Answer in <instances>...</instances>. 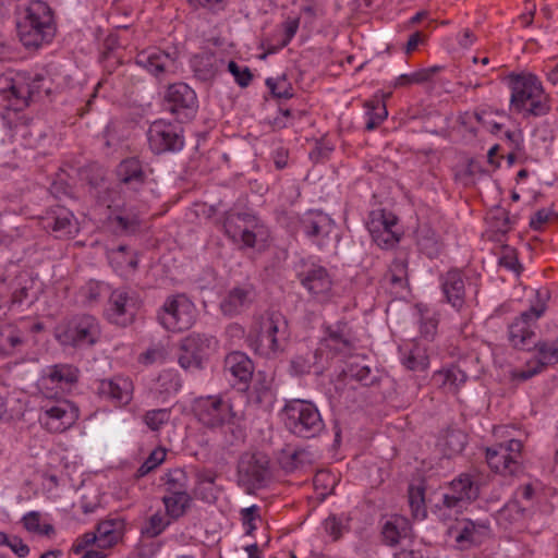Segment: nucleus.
Returning <instances> with one entry per match:
<instances>
[{"mask_svg": "<svg viewBox=\"0 0 558 558\" xmlns=\"http://www.w3.org/2000/svg\"><path fill=\"white\" fill-rule=\"evenodd\" d=\"M225 234L241 250L265 252L270 245V230L251 213L229 211L223 220Z\"/></svg>", "mask_w": 558, "mask_h": 558, "instance_id": "f257e3e1", "label": "nucleus"}, {"mask_svg": "<svg viewBox=\"0 0 558 558\" xmlns=\"http://www.w3.org/2000/svg\"><path fill=\"white\" fill-rule=\"evenodd\" d=\"M324 529L333 541H338L343 536V534L349 532L350 517L347 514H330L324 521Z\"/></svg>", "mask_w": 558, "mask_h": 558, "instance_id": "37998d69", "label": "nucleus"}, {"mask_svg": "<svg viewBox=\"0 0 558 558\" xmlns=\"http://www.w3.org/2000/svg\"><path fill=\"white\" fill-rule=\"evenodd\" d=\"M9 547L20 558H25L29 554V547L15 535L12 536Z\"/></svg>", "mask_w": 558, "mask_h": 558, "instance_id": "774afa93", "label": "nucleus"}, {"mask_svg": "<svg viewBox=\"0 0 558 558\" xmlns=\"http://www.w3.org/2000/svg\"><path fill=\"white\" fill-rule=\"evenodd\" d=\"M300 226L304 234L313 243L320 245L332 228V220L320 210H308L300 218Z\"/></svg>", "mask_w": 558, "mask_h": 558, "instance_id": "a878e982", "label": "nucleus"}, {"mask_svg": "<svg viewBox=\"0 0 558 558\" xmlns=\"http://www.w3.org/2000/svg\"><path fill=\"white\" fill-rule=\"evenodd\" d=\"M480 489L473 476L468 473L460 474L450 485L448 493L442 495V505L449 509L462 508L478 497Z\"/></svg>", "mask_w": 558, "mask_h": 558, "instance_id": "6ab92c4d", "label": "nucleus"}, {"mask_svg": "<svg viewBox=\"0 0 558 558\" xmlns=\"http://www.w3.org/2000/svg\"><path fill=\"white\" fill-rule=\"evenodd\" d=\"M296 277L316 302L328 303L335 296L332 277L324 266L303 260Z\"/></svg>", "mask_w": 558, "mask_h": 558, "instance_id": "0eeeda50", "label": "nucleus"}, {"mask_svg": "<svg viewBox=\"0 0 558 558\" xmlns=\"http://www.w3.org/2000/svg\"><path fill=\"white\" fill-rule=\"evenodd\" d=\"M466 380L468 374L454 364L434 372L430 379L434 387L450 395H457Z\"/></svg>", "mask_w": 558, "mask_h": 558, "instance_id": "c85d7f7f", "label": "nucleus"}, {"mask_svg": "<svg viewBox=\"0 0 558 558\" xmlns=\"http://www.w3.org/2000/svg\"><path fill=\"white\" fill-rule=\"evenodd\" d=\"M420 313V333L427 340H433L438 326V319L435 314L427 308H422L417 306Z\"/></svg>", "mask_w": 558, "mask_h": 558, "instance_id": "49530a36", "label": "nucleus"}, {"mask_svg": "<svg viewBox=\"0 0 558 558\" xmlns=\"http://www.w3.org/2000/svg\"><path fill=\"white\" fill-rule=\"evenodd\" d=\"M166 507V514L173 520L181 518L187 510L191 504L189 494H170L162 498Z\"/></svg>", "mask_w": 558, "mask_h": 558, "instance_id": "79ce46f5", "label": "nucleus"}, {"mask_svg": "<svg viewBox=\"0 0 558 558\" xmlns=\"http://www.w3.org/2000/svg\"><path fill=\"white\" fill-rule=\"evenodd\" d=\"M100 326L92 315L76 316L56 329V337L62 345L87 348L100 339Z\"/></svg>", "mask_w": 558, "mask_h": 558, "instance_id": "423d86ee", "label": "nucleus"}, {"mask_svg": "<svg viewBox=\"0 0 558 558\" xmlns=\"http://www.w3.org/2000/svg\"><path fill=\"white\" fill-rule=\"evenodd\" d=\"M255 300L252 284L233 287L220 302V310L225 316L233 317L245 312Z\"/></svg>", "mask_w": 558, "mask_h": 558, "instance_id": "b1692460", "label": "nucleus"}, {"mask_svg": "<svg viewBox=\"0 0 558 558\" xmlns=\"http://www.w3.org/2000/svg\"><path fill=\"white\" fill-rule=\"evenodd\" d=\"M43 77L35 75L34 77H26L24 75H17L10 87L11 95L16 100V106H27L28 101L39 93L40 83Z\"/></svg>", "mask_w": 558, "mask_h": 558, "instance_id": "f704fd0d", "label": "nucleus"}, {"mask_svg": "<svg viewBox=\"0 0 558 558\" xmlns=\"http://www.w3.org/2000/svg\"><path fill=\"white\" fill-rule=\"evenodd\" d=\"M133 390L132 380L123 376L100 379L95 383L96 395L118 408L125 407L132 401Z\"/></svg>", "mask_w": 558, "mask_h": 558, "instance_id": "f3484780", "label": "nucleus"}, {"mask_svg": "<svg viewBox=\"0 0 558 558\" xmlns=\"http://www.w3.org/2000/svg\"><path fill=\"white\" fill-rule=\"evenodd\" d=\"M80 377V369L72 364H54L47 366L40 378V386L44 388H59L70 390Z\"/></svg>", "mask_w": 558, "mask_h": 558, "instance_id": "412c9836", "label": "nucleus"}, {"mask_svg": "<svg viewBox=\"0 0 558 558\" xmlns=\"http://www.w3.org/2000/svg\"><path fill=\"white\" fill-rule=\"evenodd\" d=\"M266 85L270 89L271 94L277 98L288 99L293 96L292 86L284 76L267 78Z\"/></svg>", "mask_w": 558, "mask_h": 558, "instance_id": "4d7b16f0", "label": "nucleus"}, {"mask_svg": "<svg viewBox=\"0 0 558 558\" xmlns=\"http://www.w3.org/2000/svg\"><path fill=\"white\" fill-rule=\"evenodd\" d=\"M365 129L375 130L386 118L387 109L381 101H371L367 104Z\"/></svg>", "mask_w": 558, "mask_h": 558, "instance_id": "09e8293b", "label": "nucleus"}, {"mask_svg": "<svg viewBox=\"0 0 558 558\" xmlns=\"http://www.w3.org/2000/svg\"><path fill=\"white\" fill-rule=\"evenodd\" d=\"M27 342V335L14 324L0 326V356H10L22 351Z\"/></svg>", "mask_w": 558, "mask_h": 558, "instance_id": "72a5a7b5", "label": "nucleus"}, {"mask_svg": "<svg viewBox=\"0 0 558 558\" xmlns=\"http://www.w3.org/2000/svg\"><path fill=\"white\" fill-rule=\"evenodd\" d=\"M167 452L163 448H157L150 452L146 460L136 470L135 477L141 478L157 469L166 459Z\"/></svg>", "mask_w": 558, "mask_h": 558, "instance_id": "3c124183", "label": "nucleus"}, {"mask_svg": "<svg viewBox=\"0 0 558 558\" xmlns=\"http://www.w3.org/2000/svg\"><path fill=\"white\" fill-rule=\"evenodd\" d=\"M186 474L181 469H175L165 475V485L167 495L170 494H187L186 492Z\"/></svg>", "mask_w": 558, "mask_h": 558, "instance_id": "a18cd8bd", "label": "nucleus"}, {"mask_svg": "<svg viewBox=\"0 0 558 558\" xmlns=\"http://www.w3.org/2000/svg\"><path fill=\"white\" fill-rule=\"evenodd\" d=\"M135 63L156 76L174 72L177 69L175 57L158 48L140 51L135 57Z\"/></svg>", "mask_w": 558, "mask_h": 558, "instance_id": "5701e85b", "label": "nucleus"}, {"mask_svg": "<svg viewBox=\"0 0 558 558\" xmlns=\"http://www.w3.org/2000/svg\"><path fill=\"white\" fill-rule=\"evenodd\" d=\"M110 262L116 265L117 269L121 272H123L125 268L134 271L137 268L138 263L134 255L126 254L125 246L122 245L110 254Z\"/></svg>", "mask_w": 558, "mask_h": 558, "instance_id": "864d4df0", "label": "nucleus"}, {"mask_svg": "<svg viewBox=\"0 0 558 558\" xmlns=\"http://www.w3.org/2000/svg\"><path fill=\"white\" fill-rule=\"evenodd\" d=\"M269 459L262 452H245L238 463V482L246 492L265 486L269 478Z\"/></svg>", "mask_w": 558, "mask_h": 558, "instance_id": "9d476101", "label": "nucleus"}, {"mask_svg": "<svg viewBox=\"0 0 558 558\" xmlns=\"http://www.w3.org/2000/svg\"><path fill=\"white\" fill-rule=\"evenodd\" d=\"M93 545L97 546V537L95 536L94 532H87L75 539L71 550L74 554L80 555L86 550H89V547Z\"/></svg>", "mask_w": 558, "mask_h": 558, "instance_id": "e2e57ef3", "label": "nucleus"}, {"mask_svg": "<svg viewBox=\"0 0 558 558\" xmlns=\"http://www.w3.org/2000/svg\"><path fill=\"white\" fill-rule=\"evenodd\" d=\"M499 265L514 272H519L521 265L518 260L517 252L514 248L505 245L501 248Z\"/></svg>", "mask_w": 558, "mask_h": 558, "instance_id": "052dcab7", "label": "nucleus"}, {"mask_svg": "<svg viewBox=\"0 0 558 558\" xmlns=\"http://www.w3.org/2000/svg\"><path fill=\"white\" fill-rule=\"evenodd\" d=\"M409 505L415 519H424L426 517L424 488L418 486H411L409 488Z\"/></svg>", "mask_w": 558, "mask_h": 558, "instance_id": "603ef678", "label": "nucleus"}, {"mask_svg": "<svg viewBox=\"0 0 558 558\" xmlns=\"http://www.w3.org/2000/svg\"><path fill=\"white\" fill-rule=\"evenodd\" d=\"M124 529L125 523L121 518H112L99 522L96 532H94L97 537V547L110 549L117 545L123 537Z\"/></svg>", "mask_w": 558, "mask_h": 558, "instance_id": "2f4dec72", "label": "nucleus"}, {"mask_svg": "<svg viewBox=\"0 0 558 558\" xmlns=\"http://www.w3.org/2000/svg\"><path fill=\"white\" fill-rule=\"evenodd\" d=\"M280 417L291 434L305 439L318 436L325 428L320 412L308 400H287L280 411Z\"/></svg>", "mask_w": 558, "mask_h": 558, "instance_id": "20e7f679", "label": "nucleus"}, {"mask_svg": "<svg viewBox=\"0 0 558 558\" xmlns=\"http://www.w3.org/2000/svg\"><path fill=\"white\" fill-rule=\"evenodd\" d=\"M417 245L421 252L429 258L438 256L444 246L439 234L426 226L421 227L417 231Z\"/></svg>", "mask_w": 558, "mask_h": 558, "instance_id": "4c0bfd02", "label": "nucleus"}, {"mask_svg": "<svg viewBox=\"0 0 558 558\" xmlns=\"http://www.w3.org/2000/svg\"><path fill=\"white\" fill-rule=\"evenodd\" d=\"M533 347L537 350L538 360L533 367L527 365L526 369L515 372L514 378L530 379L541 373L545 366L558 363V339L534 342Z\"/></svg>", "mask_w": 558, "mask_h": 558, "instance_id": "393cba45", "label": "nucleus"}, {"mask_svg": "<svg viewBox=\"0 0 558 558\" xmlns=\"http://www.w3.org/2000/svg\"><path fill=\"white\" fill-rule=\"evenodd\" d=\"M508 81L511 89L510 102L514 110L526 111L534 117L549 112L548 96L537 76L531 73L510 74Z\"/></svg>", "mask_w": 558, "mask_h": 558, "instance_id": "7ed1b4c3", "label": "nucleus"}, {"mask_svg": "<svg viewBox=\"0 0 558 558\" xmlns=\"http://www.w3.org/2000/svg\"><path fill=\"white\" fill-rule=\"evenodd\" d=\"M493 226L501 233L508 232L515 223L517 217H510L509 213L502 208H497L492 213Z\"/></svg>", "mask_w": 558, "mask_h": 558, "instance_id": "13d9d810", "label": "nucleus"}, {"mask_svg": "<svg viewBox=\"0 0 558 558\" xmlns=\"http://www.w3.org/2000/svg\"><path fill=\"white\" fill-rule=\"evenodd\" d=\"M314 460V454L306 449H296L290 456L286 457L282 461L283 469L291 472L306 464H311Z\"/></svg>", "mask_w": 558, "mask_h": 558, "instance_id": "8fccbe9b", "label": "nucleus"}, {"mask_svg": "<svg viewBox=\"0 0 558 558\" xmlns=\"http://www.w3.org/2000/svg\"><path fill=\"white\" fill-rule=\"evenodd\" d=\"M259 510V507L256 505L241 509V521L243 526L245 527L246 535H252L256 530L255 521L257 519H260Z\"/></svg>", "mask_w": 558, "mask_h": 558, "instance_id": "bf43d9fd", "label": "nucleus"}, {"mask_svg": "<svg viewBox=\"0 0 558 558\" xmlns=\"http://www.w3.org/2000/svg\"><path fill=\"white\" fill-rule=\"evenodd\" d=\"M228 69L240 86H248L253 75L247 66H240L236 62L230 61L228 64Z\"/></svg>", "mask_w": 558, "mask_h": 558, "instance_id": "680f3d73", "label": "nucleus"}, {"mask_svg": "<svg viewBox=\"0 0 558 558\" xmlns=\"http://www.w3.org/2000/svg\"><path fill=\"white\" fill-rule=\"evenodd\" d=\"M468 442V436L460 429H448L440 440V446L447 457L459 454Z\"/></svg>", "mask_w": 558, "mask_h": 558, "instance_id": "a19ab883", "label": "nucleus"}, {"mask_svg": "<svg viewBox=\"0 0 558 558\" xmlns=\"http://www.w3.org/2000/svg\"><path fill=\"white\" fill-rule=\"evenodd\" d=\"M117 175L121 184L135 192L145 184L147 179L142 162L134 157L126 158L119 163Z\"/></svg>", "mask_w": 558, "mask_h": 558, "instance_id": "7c9ffc66", "label": "nucleus"}, {"mask_svg": "<svg viewBox=\"0 0 558 558\" xmlns=\"http://www.w3.org/2000/svg\"><path fill=\"white\" fill-rule=\"evenodd\" d=\"M147 137L155 154L179 151L184 145L182 128L165 120L154 121L148 129Z\"/></svg>", "mask_w": 558, "mask_h": 558, "instance_id": "f8f14e48", "label": "nucleus"}, {"mask_svg": "<svg viewBox=\"0 0 558 558\" xmlns=\"http://www.w3.org/2000/svg\"><path fill=\"white\" fill-rule=\"evenodd\" d=\"M456 543L460 549L478 546L490 538L492 527L488 520L462 519L456 526Z\"/></svg>", "mask_w": 558, "mask_h": 558, "instance_id": "a211bd4d", "label": "nucleus"}, {"mask_svg": "<svg viewBox=\"0 0 558 558\" xmlns=\"http://www.w3.org/2000/svg\"><path fill=\"white\" fill-rule=\"evenodd\" d=\"M441 289L448 303L461 310L464 304L465 286L461 270L451 269L441 277Z\"/></svg>", "mask_w": 558, "mask_h": 558, "instance_id": "473e14b6", "label": "nucleus"}, {"mask_svg": "<svg viewBox=\"0 0 558 558\" xmlns=\"http://www.w3.org/2000/svg\"><path fill=\"white\" fill-rule=\"evenodd\" d=\"M171 417L170 409H154L147 411L143 416V422L153 432L160 430Z\"/></svg>", "mask_w": 558, "mask_h": 558, "instance_id": "de8ad7c7", "label": "nucleus"}, {"mask_svg": "<svg viewBox=\"0 0 558 558\" xmlns=\"http://www.w3.org/2000/svg\"><path fill=\"white\" fill-rule=\"evenodd\" d=\"M545 305L532 306L509 325V341L517 349L530 350L534 344L536 320L544 314Z\"/></svg>", "mask_w": 558, "mask_h": 558, "instance_id": "2eb2a0df", "label": "nucleus"}, {"mask_svg": "<svg viewBox=\"0 0 558 558\" xmlns=\"http://www.w3.org/2000/svg\"><path fill=\"white\" fill-rule=\"evenodd\" d=\"M396 225L397 218L392 214L383 210L372 214L367 228L373 241L379 247L389 248L399 241V235L393 230Z\"/></svg>", "mask_w": 558, "mask_h": 558, "instance_id": "aec40b11", "label": "nucleus"}, {"mask_svg": "<svg viewBox=\"0 0 558 558\" xmlns=\"http://www.w3.org/2000/svg\"><path fill=\"white\" fill-rule=\"evenodd\" d=\"M41 226L57 239L71 238L77 231L72 213L64 207L47 211L41 218Z\"/></svg>", "mask_w": 558, "mask_h": 558, "instance_id": "4be33fe9", "label": "nucleus"}, {"mask_svg": "<svg viewBox=\"0 0 558 558\" xmlns=\"http://www.w3.org/2000/svg\"><path fill=\"white\" fill-rule=\"evenodd\" d=\"M56 23L50 7L40 0H33L17 24L20 40L26 48H38L48 44L56 35Z\"/></svg>", "mask_w": 558, "mask_h": 558, "instance_id": "f03ea898", "label": "nucleus"}, {"mask_svg": "<svg viewBox=\"0 0 558 558\" xmlns=\"http://www.w3.org/2000/svg\"><path fill=\"white\" fill-rule=\"evenodd\" d=\"M322 359V348H311L310 345L302 343L298 347L296 352L290 362L291 373L296 376L310 374L313 369L315 373H319V363Z\"/></svg>", "mask_w": 558, "mask_h": 558, "instance_id": "cd10ccee", "label": "nucleus"}, {"mask_svg": "<svg viewBox=\"0 0 558 558\" xmlns=\"http://www.w3.org/2000/svg\"><path fill=\"white\" fill-rule=\"evenodd\" d=\"M108 293V287L104 282L90 280L80 290L82 301L93 306L100 302L101 298Z\"/></svg>", "mask_w": 558, "mask_h": 558, "instance_id": "c03bdc74", "label": "nucleus"}, {"mask_svg": "<svg viewBox=\"0 0 558 558\" xmlns=\"http://www.w3.org/2000/svg\"><path fill=\"white\" fill-rule=\"evenodd\" d=\"M193 412L197 420L209 428L234 424L240 418L232 405L220 396L197 398L193 403Z\"/></svg>", "mask_w": 558, "mask_h": 558, "instance_id": "6e6552de", "label": "nucleus"}, {"mask_svg": "<svg viewBox=\"0 0 558 558\" xmlns=\"http://www.w3.org/2000/svg\"><path fill=\"white\" fill-rule=\"evenodd\" d=\"M399 357L402 366L411 372H424L429 366L427 349L415 340L399 347Z\"/></svg>", "mask_w": 558, "mask_h": 558, "instance_id": "c756f323", "label": "nucleus"}, {"mask_svg": "<svg viewBox=\"0 0 558 558\" xmlns=\"http://www.w3.org/2000/svg\"><path fill=\"white\" fill-rule=\"evenodd\" d=\"M22 522L28 532L37 533L40 529V514L39 512L31 511L23 517Z\"/></svg>", "mask_w": 558, "mask_h": 558, "instance_id": "338daca9", "label": "nucleus"}, {"mask_svg": "<svg viewBox=\"0 0 558 558\" xmlns=\"http://www.w3.org/2000/svg\"><path fill=\"white\" fill-rule=\"evenodd\" d=\"M158 319L169 331H184L194 324L195 306L183 294L171 295L165 301L158 314Z\"/></svg>", "mask_w": 558, "mask_h": 558, "instance_id": "1a4fd4ad", "label": "nucleus"}, {"mask_svg": "<svg viewBox=\"0 0 558 558\" xmlns=\"http://www.w3.org/2000/svg\"><path fill=\"white\" fill-rule=\"evenodd\" d=\"M554 216V214L547 209H541L534 214L530 220V226L534 230H541Z\"/></svg>", "mask_w": 558, "mask_h": 558, "instance_id": "69168bd1", "label": "nucleus"}, {"mask_svg": "<svg viewBox=\"0 0 558 558\" xmlns=\"http://www.w3.org/2000/svg\"><path fill=\"white\" fill-rule=\"evenodd\" d=\"M522 442L510 439L506 444H498L486 450V460L489 468L502 475H513L520 470L519 458Z\"/></svg>", "mask_w": 558, "mask_h": 558, "instance_id": "4468645a", "label": "nucleus"}, {"mask_svg": "<svg viewBox=\"0 0 558 558\" xmlns=\"http://www.w3.org/2000/svg\"><path fill=\"white\" fill-rule=\"evenodd\" d=\"M77 418L78 409L68 400H59L43 409L39 422L51 433H62L70 428Z\"/></svg>", "mask_w": 558, "mask_h": 558, "instance_id": "dca6fc26", "label": "nucleus"}, {"mask_svg": "<svg viewBox=\"0 0 558 558\" xmlns=\"http://www.w3.org/2000/svg\"><path fill=\"white\" fill-rule=\"evenodd\" d=\"M225 369L228 371L234 378L246 383L252 378L254 365L246 354L234 351L226 356Z\"/></svg>", "mask_w": 558, "mask_h": 558, "instance_id": "c9c22d12", "label": "nucleus"}, {"mask_svg": "<svg viewBox=\"0 0 558 558\" xmlns=\"http://www.w3.org/2000/svg\"><path fill=\"white\" fill-rule=\"evenodd\" d=\"M165 106L180 122L191 120L198 108L195 92L185 83H175L168 87Z\"/></svg>", "mask_w": 558, "mask_h": 558, "instance_id": "ddd939ff", "label": "nucleus"}, {"mask_svg": "<svg viewBox=\"0 0 558 558\" xmlns=\"http://www.w3.org/2000/svg\"><path fill=\"white\" fill-rule=\"evenodd\" d=\"M351 331L347 323H338L335 328L328 329L326 342L329 348L342 352L351 347Z\"/></svg>", "mask_w": 558, "mask_h": 558, "instance_id": "ea45409f", "label": "nucleus"}, {"mask_svg": "<svg viewBox=\"0 0 558 558\" xmlns=\"http://www.w3.org/2000/svg\"><path fill=\"white\" fill-rule=\"evenodd\" d=\"M254 345L256 352L267 357H275L283 352L288 338V323L277 312L262 316L255 328Z\"/></svg>", "mask_w": 558, "mask_h": 558, "instance_id": "39448f33", "label": "nucleus"}, {"mask_svg": "<svg viewBox=\"0 0 558 558\" xmlns=\"http://www.w3.org/2000/svg\"><path fill=\"white\" fill-rule=\"evenodd\" d=\"M410 532L411 525L409 521L403 517H395L384 524L381 535L387 545L393 546L401 538L408 537Z\"/></svg>", "mask_w": 558, "mask_h": 558, "instance_id": "e433bc0d", "label": "nucleus"}, {"mask_svg": "<svg viewBox=\"0 0 558 558\" xmlns=\"http://www.w3.org/2000/svg\"><path fill=\"white\" fill-rule=\"evenodd\" d=\"M169 524L170 520L167 519V514L165 515L160 512H157L148 519L145 527L143 529V533L147 537H157L166 530Z\"/></svg>", "mask_w": 558, "mask_h": 558, "instance_id": "6e6d98bb", "label": "nucleus"}, {"mask_svg": "<svg viewBox=\"0 0 558 558\" xmlns=\"http://www.w3.org/2000/svg\"><path fill=\"white\" fill-rule=\"evenodd\" d=\"M195 75L202 81H208L215 75V68L211 57H195L192 61Z\"/></svg>", "mask_w": 558, "mask_h": 558, "instance_id": "5fc2aeb1", "label": "nucleus"}, {"mask_svg": "<svg viewBox=\"0 0 558 558\" xmlns=\"http://www.w3.org/2000/svg\"><path fill=\"white\" fill-rule=\"evenodd\" d=\"M136 311V299L125 290H114L109 298L108 318L116 324L131 322Z\"/></svg>", "mask_w": 558, "mask_h": 558, "instance_id": "bb28decb", "label": "nucleus"}, {"mask_svg": "<svg viewBox=\"0 0 558 558\" xmlns=\"http://www.w3.org/2000/svg\"><path fill=\"white\" fill-rule=\"evenodd\" d=\"M407 278V265L403 260H395L390 267V280L393 284H402Z\"/></svg>", "mask_w": 558, "mask_h": 558, "instance_id": "0e129e2a", "label": "nucleus"}, {"mask_svg": "<svg viewBox=\"0 0 558 558\" xmlns=\"http://www.w3.org/2000/svg\"><path fill=\"white\" fill-rule=\"evenodd\" d=\"M213 336L191 333L181 341L179 364L184 369H199L203 361L216 349Z\"/></svg>", "mask_w": 558, "mask_h": 558, "instance_id": "9b49d317", "label": "nucleus"}, {"mask_svg": "<svg viewBox=\"0 0 558 558\" xmlns=\"http://www.w3.org/2000/svg\"><path fill=\"white\" fill-rule=\"evenodd\" d=\"M525 517L526 509L518 500H511L498 511L496 520L499 525L508 529L523 522Z\"/></svg>", "mask_w": 558, "mask_h": 558, "instance_id": "58836bf2", "label": "nucleus"}]
</instances>
